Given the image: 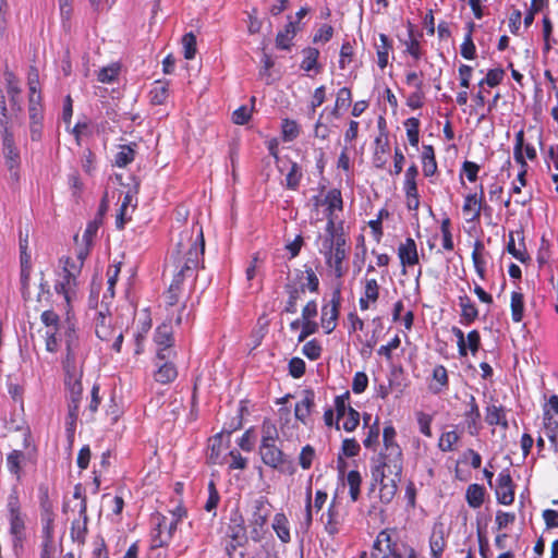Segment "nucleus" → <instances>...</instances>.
I'll return each mask as SVG.
<instances>
[{"label":"nucleus","mask_w":558,"mask_h":558,"mask_svg":"<svg viewBox=\"0 0 558 558\" xmlns=\"http://www.w3.org/2000/svg\"><path fill=\"white\" fill-rule=\"evenodd\" d=\"M205 242L203 231H199L197 239L187 243L180 241L173 254L175 274L170 284H175L177 290L183 291V282L186 278L194 277L199 262L203 259Z\"/></svg>","instance_id":"1"},{"label":"nucleus","mask_w":558,"mask_h":558,"mask_svg":"<svg viewBox=\"0 0 558 558\" xmlns=\"http://www.w3.org/2000/svg\"><path fill=\"white\" fill-rule=\"evenodd\" d=\"M330 233L322 238L320 254L324 256L325 265L332 277L342 283L343 277L349 270L348 256L350 251L349 240L344 231L335 232L330 225Z\"/></svg>","instance_id":"2"},{"label":"nucleus","mask_w":558,"mask_h":558,"mask_svg":"<svg viewBox=\"0 0 558 558\" xmlns=\"http://www.w3.org/2000/svg\"><path fill=\"white\" fill-rule=\"evenodd\" d=\"M65 372V387L69 392L68 397V415L65 417V433L70 441L74 439L76 432L80 404L83 396L82 386V368L64 369Z\"/></svg>","instance_id":"3"},{"label":"nucleus","mask_w":558,"mask_h":558,"mask_svg":"<svg viewBox=\"0 0 558 558\" xmlns=\"http://www.w3.org/2000/svg\"><path fill=\"white\" fill-rule=\"evenodd\" d=\"M403 452L401 447L381 448L374 465L372 466V478L381 480L384 471L388 474L402 475Z\"/></svg>","instance_id":"4"},{"label":"nucleus","mask_w":558,"mask_h":558,"mask_svg":"<svg viewBox=\"0 0 558 558\" xmlns=\"http://www.w3.org/2000/svg\"><path fill=\"white\" fill-rule=\"evenodd\" d=\"M295 280L284 284L288 299L293 302L298 303L306 290L312 293L319 291V278L311 266L304 265V270L296 269Z\"/></svg>","instance_id":"5"},{"label":"nucleus","mask_w":558,"mask_h":558,"mask_svg":"<svg viewBox=\"0 0 558 558\" xmlns=\"http://www.w3.org/2000/svg\"><path fill=\"white\" fill-rule=\"evenodd\" d=\"M271 504L265 496H260L252 504V513L248 520L252 541L258 543L266 534V525L271 513Z\"/></svg>","instance_id":"6"},{"label":"nucleus","mask_w":558,"mask_h":558,"mask_svg":"<svg viewBox=\"0 0 558 558\" xmlns=\"http://www.w3.org/2000/svg\"><path fill=\"white\" fill-rule=\"evenodd\" d=\"M341 291L342 283L337 282L332 290L330 301L322 306L320 325L326 335L331 333L338 325L342 302Z\"/></svg>","instance_id":"7"},{"label":"nucleus","mask_w":558,"mask_h":558,"mask_svg":"<svg viewBox=\"0 0 558 558\" xmlns=\"http://www.w3.org/2000/svg\"><path fill=\"white\" fill-rule=\"evenodd\" d=\"M323 205L326 206V226H325V233H330L329 226L331 225L333 227L335 232L344 231L343 225L344 222L342 220L337 221V211H342L343 209V199L342 194L339 189H331L327 192L325 195V198L323 201Z\"/></svg>","instance_id":"8"},{"label":"nucleus","mask_w":558,"mask_h":558,"mask_svg":"<svg viewBox=\"0 0 558 558\" xmlns=\"http://www.w3.org/2000/svg\"><path fill=\"white\" fill-rule=\"evenodd\" d=\"M1 146L4 163L10 173V179L13 181V183H19L21 170V155L20 149L15 144L14 135H10L5 132V136L1 137Z\"/></svg>","instance_id":"9"},{"label":"nucleus","mask_w":558,"mask_h":558,"mask_svg":"<svg viewBox=\"0 0 558 558\" xmlns=\"http://www.w3.org/2000/svg\"><path fill=\"white\" fill-rule=\"evenodd\" d=\"M347 510L342 506L341 501L333 497L327 508V511L323 513L322 521L324 529L329 536H336L342 529L345 518Z\"/></svg>","instance_id":"10"},{"label":"nucleus","mask_w":558,"mask_h":558,"mask_svg":"<svg viewBox=\"0 0 558 558\" xmlns=\"http://www.w3.org/2000/svg\"><path fill=\"white\" fill-rule=\"evenodd\" d=\"M65 347L66 355L63 362L64 369L80 368L77 366L78 360H84L86 355V349L82 343V340L76 335L74 328L69 327L65 331Z\"/></svg>","instance_id":"11"},{"label":"nucleus","mask_w":558,"mask_h":558,"mask_svg":"<svg viewBox=\"0 0 558 558\" xmlns=\"http://www.w3.org/2000/svg\"><path fill=\"white\" fill-rule=\"evenodd\" d=\"M28 120H29V136L33 142H39L43 138L44 133V117L45 108L43 105V98H31L28 99Z\"/></svg>","instance_id":"12"},{"label":"nucleus","mask_w":558,"mask_h":558,"mask_svg":"<svg viewBox=\"0 0 558 558\" xmlns=\"http://www.w3.org/2000/svg\"><path fill=\"white\" fill-rule=\"evenodd\" d=\"M371 558H403L392 539L391 531L385 529L378 533L371 550Z\"/></svg>","instance_id":"13"},{"label":"nucleus","mask_w":558,"mask_h":558,"mask_svg":"<svg viewBox=\"0 0 558 558\" xmlns=\"http://www.w3.org/2000/svg\"><path fill=\"white\" fill-rule=\"evenodd\" d=\"M276 442L277 441L259 445L258 453L265 465L274 470H282L290 461L288 456Z\"/></svg>","instance_id":"14"},{"label":"nucleus","mask_w":558,"mask_h":558,"mask_svg":"<svg viewBox=\"0 0 558 558\" xmlns=\"http://www.w3.org/2000/svg\"><path fill=\"white\" fill-rule=\"evenodd\" d=\"M154 341L158 347L156 359L177 357V352L172 349L174 344L173 331L170 326L163 324L157 327Z\"/></svg>","instance_id":"15"},{"label":"nucleus","mask_w":558,"mask_h":558,"mask_svg":"<svg viewBox=\"0 0 558 558\" xmlns=\"http://www.w3.org/2000/svg\"><path fill=\"white\" fill-rule=\"evenodd\" d=\"M278 425L279 430L287 441L299 440L300 425L299 421L293 416L291 410L287 407L278 409Z\"/></svg>","instance_id":"16"},{"label":"nucleus","mask_w":558,"mask_h":558,"mask_svg":"<svg viewBox=\"0 0 558 558\" xmlns=\"http://www.w3.org/2000/svg\"><path fill=\"white\" fill-rule=\"evenodd\" d=\"M362 292L359 299V306L361 311H367L374 307L380 296V286L375 278H368L367 276L362 279Z\"/></svg>","instance_id":"17"},{"label":"nucleus","mask_w":558,"mask_h":558,"mask_svg":"<svg viewBox=\"0 0 558 558\" xmlns=\"http://www.w3.org/2000/svg\"><path fill=\"white\" fill-rule=\"evenodd\" d=\"M484 187L481 184L478 193L468 194L464 197L462 211L468 222H478L484 204Z\"/></svg>","instance_id":"18"},{"label":"nucleus","mask_w":558,"mask_h":558,"mask_svg":"<svg viewBox=\"0 0 558 558\" xmlns=\"http://www.w3.org/2000/svg\"><path fill=\"white\" fill-rule=\"evenodd\" d=\"M496 498L501 505H511L514 500V484L509 469L502 470L497 477Z\"/></svg>","instance_id":"19"},{"label":"nucleus","mask_w":558,"mask_h":558,"mask_svg":"<svg viewBox=\"0 0 558 558\" xmlns=\"http://www.w3.org/2000/svg\"><path fill=\"white\" fill-rule=\"evenodd\" d=\"M174 359L175 357H165L163 360H159L155 357L156 371L153 377L156 383L169 385L177 379L179 373L177 365L173 363Z\"/></svg>","instance_id":"20"},{"label":"nucleus","mask_w":558,"mask_h":558,"mask_svg":"<svg viewBox=\"0 0 558 558\" xmlns=\"http://www.w3.org/2000/svg\"><path fill=\"white\" fill-rule=\"evenodd\" d=\"M397 254L403 272H405L407 268L413 267L420 263L416 242L410 236L399 244Z\"/></svg>","instance_id":"21"},{"label":"nucleus","mask_w":558,"mask_h":558,"mask_svg":"<svg viewBox=\"0 0 558 558\" xmlns=\"http://www.w3.org/2000/svg\"><path fill=\"white\" fill-rule=\"evenodd\" d=\"M87 505L83 502L78 506V518L73 520L70 536L73 542L84 545L88 533Z\"/></svg>","instance_id":"22"},{"label":"nucleus","mask_w":558,"mask_h":558,"mask_svg":"<svg viewBox=\"0 0 558 558\" xmlns=\"http://www.w3.org/2000/svg\"><path fill=\"white\" fill-rule=\"evenodd\" d=\"M447 534L442 522L434 523L429 535L428 544L430 558H441L447 547Z\"/></svg>","instance_id":"23"},{"label":"nucleus","mask_w":558,"mask_h":558,"mask_svg":"<svg viewBox=\"0 0 558 558\" xmlns=\"http://www.w3.org/2000/svg\"><path fill=\"white\" fill-rule=\"evenodd\" d=\"M155 522V527L150 533V548L157 549L165 546H168L170 541V534L166 533L165 527H167V517L161 513H156L153 517Z\"/></svg>","instance_id":"24"},{"label":"nucleus","mask_w":558,"mask_h":558,"mask_svg":"<svg viewBox=\"0 0 558 558\" xmlns=\"http://www.w3.org/2000/svg\"><path fill=\"white\" fill-rule=\"evenodd\" d=\"M379 483V499L383 504H390L398 492V484L401 481V475L388 474L384 471L381 480H373Z\"/></svg>","instance_id":"25"},{"label":"nucleus","mask_w":558,"mask_h":558,"mask_svg":"<svg viewBox=\"0 0 558 558\" xmlns=\"http://www.w3.org/2000/svg\"><path fill=\"white\" fill-rule=\"evenodd\" d=\"M507 252L522 264H525L531 259V256L525 247L522 231H510L509 241L507 243Z\"/></svg>","instance_id":"26"},{"label":"nucleus","mask_w":558,"mask_h":558,"mask_svg":"<svg viewBox=\"0 0 558 558\" xmlns=\"http://www.w3.org/2000/svg\"><path fill=\"white\" fill-rule=\"evenodd\" d=\"M226 535L228 538H230V541L235 542V545L246 544V526L242 514L235 512L231 515Z\"/></svg>","instance_id":"27"},{"label":"nucleus","mask_w":558,"mask_h":558,"mask_svg":"<svg viewBox=\"0 0 558 558\" xmlns=\"http://www.w3.org/2000/svg\"><path fill=\"white\" fill-rule=\"evenodd\" d=\"M458 304L460 307V323L463 326H470L478 319V308L466 293L458 296Z\"/></svg>","instance_id":"28"},{"label":"nucleus","mask_w":558,"mask_h":558,"mask_svg":"<svg viewBox=\"0 0 558 558\" xmlns=\"http://www.w3.org/2000/svg\"><path fill=\"white\" fill-rule=\"evenodd\" d=\"M390 154L388 135L380 133L375 138V149L372 157L373 166L376 169H385Z\"/></svg>","instance_id":"29"},{"label":"nucleus","mask_w":558,"mask_h":558,"mask_svg":"<svg viewBox=\"0 0 558 558\" xmlns=\"http://www.w3.org/2000/svg\"><path fill=\"white\" fill-rule=\"evenodd\" d=\"M505 405L492 403L485 409V421L489 426H500L502 429L509 428Z\"/></svg>","instance_id":"30"},{"label":"nucleus","mask_w":558,"mask_h":558,"mask_svg":"<svg viewBox=\"0 0 558 558\" xmlns=\"http://www.w3.org/2000/svg\"><path fill=\"white\" fill-rule=\"evenodd\" d=\"M315 405V392L313 389H305L300 402L295 404L293 416L302 424L306 425V420L311 415Z\"/></svg>","instance_id":"31"},{"label":"nucleus","mask_w":558,"mask_h":558,"mask_svg":"<svg viewBox=\"0 0 558 558\" xmlns=\"http://www.w3.org/2000/svg\"><path fill=\"white\" fill-rule=\"evenodd\" d=\"M28 460H31V456L28 453L14 449L7 454L5 465L8 471L14 475L16 480H21L22 469L26 465Z\"/></svg>","instance_id":"32"},{"label":"nucleus","mask_w":558,"mask_h":558,"mask_svg":"<svg viewBox=\"0 0 558 558\" xmlns=\"http://www.w3.org/2000/svg\"><path fill=\"white\" fill-rule=\"evenodd\" d=\"M464 420L468 433L471 436H476L481 429V412L476 399L473 395L470 396L469 410L464 412Z\"/></svg>","instance_id":"33"},{"label":"nucleus","mask_w":558,"mask_h":558,"mask_svg":"<svg viewBox=\"0 0 558 558\" xmlns=\"http://www.w3.org/2000/svg\"><path fill=\"white\" fill-rule=\"evenodd\" d=\"M95 332L101 341H110L113 338L114 329L110 324V314L108 308L106 312L99 311L95 318Z\"/></svg>","instance_id":"34"},{"label":"nucleus","mask_w":558,"mask_h":558,"mask_svg":"<svg viewBox=\"0 0 558 558\" xmlns=\"http://www.w3.org/2000/svg\"><path fill=\"white\" fill-rule=\"evenodd\" d=\"M422 33H414L412 23L408 24V39L404 41L405 52H408L415 61H418L423 56L421 46Z\"/></svg>","instance_id":"35"},{"label":"nucleus","mask_w":558,"mask_h":558,"mask_svg":"<svg viewBox=\"0 0 558 558\" xmlns=\"http://www.w3.org/2000/svg\"><path fill=\"white\" fill-rule=\"evenodd\" d=\"M181 290H177L175 284H170L168 290L165 292V303L167 308H171L180 305V313L174 318L175 325L182 324V312L185 310V303L180 304V300L182 296Z\"/></svg>","instance_id":"36"},{"label":"nucleus","mask_w":558,"mask_h":558,"mask_svg":"<svg viewBox=\"0 0 558 558\" xmlns=\"http://www.w3.org/2000/svg\"><path fill=\"white\" fill-rule=\"evenodd\" d=\"M272 530L275 531L277 537L284 544L290 543L291 534L289 520L283 512H278L274 515L272 519Z\"/></svg>","instance_id":"37"},{"label":"nucleus","mask_w":558,"mask_h":558,"mask_svg":"<svg viewBox=\"0 0 558 558\" xmlns=\"http://www.w3.org/2000/svg\"><path fill=\"white\" fill-rule=\"evenodd\" d=\"M449 386L447 368L444 365H436L433 369V381L429 384V390L438 395Z\"/></svg>","instance_id":"38"},{"label":"nucleus","mask_w":558,"mask_h":558,"mask_svg":"<svg viewBox=\"0 0 558 558\" xmlns=\"http://www.w3.org/2000/svg\"><path fill=\"white\" fill-rule=\"evenodd\" d=\"M418 168L412 163L404 172L403 192L405 197L420 196L417 189Z\"/></svg>","instance_id":"39"},{"label":"nucleus","mask_w":558,"mask_h":558,"mask_svg":"<svg viewBox=\"0 0 558 558\" xmlns=\"http://www.w3.org/2000/svg\"><path fill=\"white\" fill-rule=\"evenodd\" d=\"M136 148V143L120 145L119 151L114 156V166L118 168H125L132 163L135 159Z\"/></svg>","instance_id":"40"},{"label":"nucleus","mask_w":558,"mask_h":558,"mask_svg":"<svg viewBox=\"0 0 558 558\" xmlns=\"http://www.w3.org/2000/svg\"><path fill=\"white\" fill-rule=\"evenodd\" d=\"M485 246L482 241L476 240L472 251V262L478 277L484 280L486 276V260L484 258Z\"/></svg>","instance_id":"41"},{"label":"nucleus","mask_w":558,"mask_h":558,"mask_svg":"<svg viewBox=\"0 0 558 558\" xmlns=\"http://www.w3.org/2000/svg\"><path fill=\"white\" fill-rule=\"evenodd\" d=\"M296 34L294 22H289L283 31H280L276 36V47L282 50H289L292 46V40Z\"/></svg>","instance_id":"42"},{"label":"nucleus","mask_w":558,"mask_h":558,"mask_svg":"<svg viewBox=\"0 0 558 558\" xmlns=\"http://www.w3.org/2000/svg\"><path fill=\"white\" fill-rule=\"evenodd\" d=\"M422 166L425 177H432L437 172L435 150L432 145H424L422 151Z\"/></svg>","instance_id":"43"},{"label":"nucleus","mask_w":558,"mask_h":558,"mask_svg":"<svg viewBox=\"0 0 558 558\" xmlns=\"http://www.w3.org/2000/svg\"><path fill=\"white\" fill-rule=\"evenodd\" d=\"M485 488L480 484H470L465 492V499L468 505L477 509L484 504Z\"/></svg>","instance_id":"44"},{"label":"nucleus","mask_w":558,"mask_h":558,"mask_svg":"<svg viewBox=\"0 0 558 558\" xmlns=\"http://www.w3.org/2000/svg\"><path fill=\"white\" fill-rule=\"evenodd\" d=\"M169 97V83L156 81L153 88L149 90L150 104L160 106L166 104Z\"/></svg>","instance_id":"45"},{"label":"nucleus","mask_w":558,"mask_h":558,"mask_svg":"<svg viewBox=\"0 0 558 558\" xmlns=\"http://www.w3.org/2000/svg\"><path fill=\"white\" fill-rule=\"evenodd\" d=\"M511 319L521 323L524 317V295L520 291H512L510 298Z\"/></svg>","instance_id":"46"},{"label":"nucleus","mask_w":558,"mask_h":558,"mask_svg":"<svg viewBox=\"0 0 558 558\" xmlns=\"http://www.w3.org/2000/svg\"><path fill=\"white\" fill-rule=\"evenodd\" d=\"M380 45L377 46V64L384 70L388 65L389 52L392 50V41L386 34H379Z\"/></svg>","instance_id":"47"},{"label":"nucleus","mask_w":558,"mask_h":558,"mask_svg":"<svg viewBox=\"0 0 558 558\" xmlns=\"http://www.w3.org/2000/svg\"><path fill=\"white\" fill-rule=\"evenodd\" d=\"M303 178L302 168L295 161H290V169L286 174L284 187L290 191H296Z\"/></svg>","instance_id":"48"},{"label":"nucleus","mask_w":558,"mask_h":558,"mask_svg":"<svg viewBox=\"0 0 558 558\" xmlns=\"http://www.w3.org/2000/svg\"><path fill=\"white\" fill-rule=\"evenodd\" d=\"M327 111V108H325L318 116V119L316 120L314 124V137L326 141L329 138L330 134L332 133V129L336 128L332 123L328 122L324 119L325 112Z\"/></svg>","instance_id":"49"},{"label":"nucleus","mask_w":558,"mask_h":558,"mask_svg":"<svg viewBox=\"0 0 558 558\" xmlns=\"http://www.w3.org/2000/svg\"><path fill=\"white\" fill-rule=\"evenodd\" d=\"M524 146V131L521 129L515 133L514 137V146H513V158L514 161L520 166V169L527 170L529 165L526 162V157L523 154Z\"/></svg>","instance_id":"50"},{"label":"nucleus","mask_w":558,"mask_h":558,"mask_svg":"<svg viewBox=\"0 0 558 558\" xmlns=\"http://www.w3.org/2000/svg\"><path fill=\"white\" fill-rule=\"evenodd\" d=\"M303 60L301 62V69L310 72L312 70L319 71L320 66L318 65L319 50L314 47H307L303 49Z\"/></svg>","instance_id":"51"},{"label":"nucleus","mask_w":558,"mask_h":558,"mask_svg":"<svg viewBox=\"0 0 558 558\" xmlns=\"http://www.w3.org/2000/svg\"><path fill=\"white\" fill-rule=\"evenodd\" d=\"M468 33L464 36V40L461 44L460 52L461 56L466 60H473L476 57V47L473 43L472 33L474 29V23L470 22L468 24Z\"/></svg>","instance_id":"52"},{"label":"nucleus","mask_w":558,"mask_h":558,"mask_svg":"<svg viewBox=\"0 0 558 558\" xmlns=\"http://www.w3.org/2000/svg\"><path fill=\"white\" fill-rule=\"evenodd\" d=\"M99 385L95 384L90 391V401L88 407L83 411V415L86 417L87 422H92L95 420V414L98 411L99 404L101 402V398L99 396Z\"/></svg>","instance_id":"53"},{"label":"nucleus","mask_w":558,"mask_h":558,"mask_svg":"<svg viewBox=\"0 0 558 558\" xmlns=\"http://www.w3.org/2000/svg\"><path fill=\"white\" fill-rule=\"evenodd\" d=\"M76 287V279L63 274V277L60 281H58L54 286V290L58 294L63 295L64 300L69 304L71 301V292L74 291Z\"/></svg>","instance_id":"54"},{"label":"nucleus","mask_w":558,"mask_h":558,"mask_svg":"<svg viewBox=\"0 0 558 558\" xmlns=\"http://www.w3.org/2000/svg\"><path fill=\"white\" fill-rule=\"evenodd\" d=\"M278 438L279 432L277 425L270 418H264L262 423V438L259 445L277 441Z\"/></svg>","instance_id":"55"},{"label":"nucleus","mask_w":558,"mask_h":558,"mask_svg":"<svg viewBox=\"0 0 558 558\" xmlns=\"http://www.w3.org/2000/svg\"><path fill=\"white\" fill-rule=\"evenodd\" d=\"M459 440L460 435L456 430L445 432L440 435L438 448L442 452L453 451Z\"/></svg>","instance_id":"56"},{"label":"nucleus","mask_w":558,"mask_h":558,"mask_svg":"<svg viewBox=\"0 0 558 558\" xmlns=\"http://www.w3.org/2000/svg\"><path fill=\"white\" fill-rule=\"evenodd\" d=\"M420 125L421 122L417 118L411 117L404 121V126L407 130V136L409 143L413 147H417L420 142Z\"/></svg>","instance_id":"57"},{"label":"nucleus","mask_w":558,"mask_h":558,"mask_svg":"<svg viewBox=\"0 0 558 558\" xmlns=\"http://www.w3.org/2000/svg\"><path fill=\"white\" fill-rule=\"evenodd\" d=\"M27 85L29 89L28 99L31 98H43L40 92L39 73L36 66L32 65L28 70Z\"/></svg>","instance_id":"58"},{"label":"nucleus","mask_w":558,"mask_h":558,"mask_svg":"<svg viewBox=\"0 0 558 558\" xmlns=\"http://www.w3.org/2000/svg\"><path fill=\"white\" fill-rule=\"evenodd\" d=\"M350 391H344L343 393L336 396L333 404L336 416L340 422L344 416L349 413V409H353L350 403Z\"/></svg>","instance_id":"59"},{"label":"nucleus","mask_w":558,"mask_h":558,"mask_svg":"<svg viewBox=\"0 0 558 558\" xmlns=\"http://www.w3.org/2000/svg\"><path fill=\"white\" fill-rule=\"evenodd\" d=\"M207 489H208V497L204 505V509L207 512L213 513V515L215 517L216 509L220 502V494L216 487V483L213 480L209 481Z\"/></svg>","instance_id":"60"},{"label":"nucleus","mask_w":558,"mask_h":558,"mask_svg":"<svg viewBox=\"0 0 558 558\" xmlns=\"http://www.w3.org/2000/svg\"><path fill=\"white\" fill-rule=\"evenodd\" d=\"M4 80L10 100L14 104L16 101V98L21 94L20 82L16 75L10 70L4 71Z\"/></svg>","instance_id":"61"},{"label":"nucleus","mask_w":558,"mask_h":558,"mask_svg":"<svg viewBox=\"0 0 558 558\" xmlns=\"http://www.w3.org/2000/svg\"><path fill=\"white\" fill-rule=\"evenodd\" d=\"M347 482L349 485V494L351 497V500L355 502L361 494V483L362 477L357 470H351L347 475Z\"/></svg>","instance_id":"62"},{"label":"nucleus","mask_w":558,"mask_h":558,"mask_svg":"<svg viewBox=\"0 0 558 558\" xmlns=\"http://www.w3.org/2000/svg\"><path fill=\"white\" fill-rule=\"evenodd\" d=\"M300 125L295 120L283 119L281 123V134L284 142H292L300 135Z\"/></svg>","instance_id":"63"},{"label":"nucleus","mask_w":558,"mask_h":558,"mask_svg":"<svg viewBox=\"0 0 558 558\" xmlns=\"http://www.w3.org/2000/svg\"><path fill=\"white\" fill-rule=\"evenodd\" d=\"M548 7V0H531L530 8L523 19L525 28H529L535 19V15Z\"/></svg>","instance_id":"64"}]
</instances>
